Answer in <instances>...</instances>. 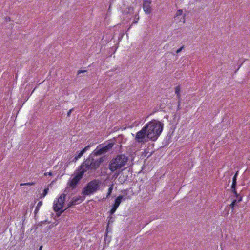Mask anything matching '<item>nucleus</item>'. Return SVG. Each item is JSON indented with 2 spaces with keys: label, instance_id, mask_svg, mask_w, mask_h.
I'll list each match as a JSON object with an SVG mask.
<instances>
[{
  "label": "nucleus",
  "instance_id": "nucleus-1",
  "mask_svg": "<svg viewBox=\"0 0 250 250\" xmlns=\"http://www.w3.org/2000/svg\"><path fill=\"white\" fill-rule=\"evenodd\" d=\"M164 124L159 121L153 120L145 125L147 132V137L152 141H155L160 135Z\"/></svg>",
  "mask_w": 250,
  "mask_h": 250
},
{
  "label": "nucleus",
  "instance_id": "nucleus-2",
  "mask_svg": "<svg viewBox=\"0 0 250 250\" xmlns=\"http://www.w3.org/2000/svg\"><path fill=\"white\" fill-rule=\"evenodd\" d=\"M103 159L100 158L98 159L93 158V153L90 154L86 160L81 165L80 170L84 171V173L87 170H96L100 164L103 162Z\"/></svg>",
  "mask_w": 250,
  "mask_h": 250
},
{
  "label": "nucleus",
  "instance_id": "nucleus-3",
  "mask_svg": "<svg viewBox=\"0 0 250 250\" xmlns=\"http://www.w3.org/2000/svg\"><path fill=\"white\" fill-rule=\"evenodd\" d=\"M128 161V158L125 155L121 154L112 159L109 164V169L112 172L124 167Z\"/></svg>",
  "mask_w": 250,
  "mask_h": 250
},
{
  "label": "nucleus",
  "instance_id": "nucleus-4",
  "mask_svg": "<svg viewBox=\"0 0 250 250\" xmlns=\"http://www.w3.org/2000/svg\"><path fill=\"white\" fill-rule=\"evenodd\" d=\"M101 182L98 179H95L89 182L83 190L84 195L88 196L95 193L99 190Z\"/></svg>",
  "mask_w": 250,
  "mask_h": 250
},
{
  "label": "nucleus",
  "instance_id": "nucleus-5",
  "mask_svg": "<svg viewBox=\"0 0 250 250\" xmlns=\"http://www.w3.org/2000/svg\"><path fill=\"white\" fill-rule=\"evenodd\" d=\"M65 197L66 195L65 194H62L58 198V200L54 202L53 209L55 212H57L58 216H60L61 214L64 211V210H62V209L64 203Z\"/></svg>",
  "mask_w": 250,
  "mask_h": 250
},
{
  "label": "nucleus",
  "instance_id": "nucleus-6",
  "mask_svg": "<svg viewBox=\"0 0 250 250\" xmlns=\"http://www.w3.org/2000/svg\"><path fill=\"white\" fill-rule=\"evenodd\" d=\"M114 143L112 142H109L107 145L103 146H99L93 152V156H99L104 154L109 151L114 146Z\"/></svg>",
  "mask_w": 250,
  "mask_h": 250
},
{
  "label": "nucleus",
  "instance_id": "nucleus-7",
  "mask_svg": "<svg viewBox=\"0 0 250 250\" xmlns=\"http://www.w3.org/2000/svg\"><path fill=\"white\" fill-rule=\"evenodd\" d=\"M147 131L145 126L143 127L142 129L136 133L135 136V140L138 143H142L144 141H146L147 137Z\"/></svg>",
  "mask_w": 250,
  "mask_h": 250
},
{
  "label": "nucleus",
  "instance_id": "nucleus-8",
  "mask_svg": "<svg viewBox=\"0 0 250 250\" xmlns=\"http://www.w3.org/2000/svg\"><path fill=\"white\" fill-rule=\"evenodd\" d=\"M84 173L83 171L80 170V171L77 173L69 183V187L72 188V189L75 188L76 187L78 182L82 178Z\"/></svg>",
  "mask_w": 250,
  "mask_h": 250
},
{
  "label": "nucleus",
  "instance_id": "nucleus-9",
  "mask_svg": "<svg viewBox=\"0 0 250 250\" xmlns=\"http://www.w3.org/2000/svg\"><path fill=\"white\" fill-rule=\"evenodd\" d=\"M123 199V196L122 195L119 196L115 200V203L112 206V208L110 211V214L112 215L115 213L116 209L121 204L122 199Z\"/></svg>",
  "mask_w": 250,
  "mask_h": 250
},
{
  "label": "nucleus",
  "instance_id": "nucleus-10",
  "mask_svg": "<svg viewBox=\"0 0 250 250\" xmlns=\"http://www.w3.org/2000/svg\"><path fill=\"white\" fill-rule=\"evenodd\" d=\"M151 1L149 0H146L144 2L143 8L146 14H149L151 12Z\"/></svg>",
  "mask_w": 250,
  "mask_h": 250
},
{
  "label": "nucleus",
  "instance_id": "nucleus-11",
  "mask_svg": "<svg viewBox=\"0 0 250 250\" xmlns=\"http://www.w3.org/2000/svg\"><path fill=\"white\" fill-rule=\"evenodd\" d=\"M89 147H90V146L89 145L86 146L83 149H82L80 151V152L79 153V154L77 156H76L74 157L73 161L75 162H76L78 159L81 158L83 155V154L89 148Z\"/></svg>",
  "mask_w": 250,
  "mask_h": 250
},
{
  "label": "nucleus",
  "instance_id": "nucleus-12",
  "mask_svg": "<svg viewBox=\"0 0 250 250\" xmlns=\"http://www.w3.org/2000/svg\"><path fill=\"white\" fill-rule=\"evenodd\" d=\"M180 91H181V87L180 86H177L175 87V93L176 94V97L178 99V108H179L180 105Z\"/></svg>",
  "mask_w": 250,
  "mask_h": 250
},
{
  "label": "nucleus",
  "instance_id": "nucleus-13",
  "mask_svg": "<svg viewBox=\"0 0 250 250\" xmlns=\"http://www.w3.org/2000/svg\"><path fill=\"white\" fill-rule=\"evenodd\" d=\"M81 201H82V200H81V197L74 198L73 199V200H72V201L69 203L68 207H70L73 205H75L77 203H78L79 202H81Z\"/></svg>",
  "mask_w": 250,
  "mask_h": 250
},
{
  "label": "nucleus",
  "instance_id": "nucleus-14",
  "mask_svg": "<svg viewBox=\"0 0 250 250\" xmlns=\"http://www.w3.org/2000/svg\"><path fill=\"white\" fill-rule=\"evenodd\" d=\"M241 200H242V197H240L238 199V200L235 199L232 201L231 204L230 205V207L232 208V211H233V210H234V206H235L236 203L237 202H240V201H241Z\"/></svg>",
  "mask_w": 250,
  "mask_h": 250
},
{
  "label": "nucleus",
  "instance_id": "nucleus-15",
  "mask_svg": "<svg viewBox=\"0 0 250 250\" xmlns=\"http://www.w3.org/2000/svg\"><path fill=\"white\" fill-rule=\"evenodd\" d=\"M42 201H39L38 203V204H37V205L36 207V208L34 210V212L35 215H36L38 213V212L40 209V208L41 206L42 205Z\"/></svg>",
  "mask_w": 250,
  "mask_h": 250
},
{
  "label": "nucleus",
  "instance_id": "nucleus-16",
  "mask_svg": "<svg viewBox=\"0 0 250 250\" xmlns=\"http://www.w3.org/2000/svg\"><path fill=\"white\" fill-rule=\"evenodd\" d=\"M113 187H114L113 184H112V185H111L110 187L108 188V192H107V194L106 198H105L106 199V198H108L110 196L111 194V193L112 192V190L113 189Z\"/></svg>",
  "mask_w": 250,
  "mask_h": 250
},
{
  "label": "nucleus",
  "instance_id": "nucleus-17",
  "mask_svg": "<svg viewBox=\"0 0 250 250\" xmlns=\"http://www.w3.org/2000/svg\"><path fill=\"white\" fill-rule=\"evenodd\" d=\"M238 171L235 173L234 176L233 177L232 179V187H236V180H237V176L238 174Z\"/></svg>",
  "mask_w": 250,
  "mask_h": 250
},
{
  "label": "nucleus",
  "instance_id": "nucleus-18",
  "mask_svg": "<svg viewBox=\"0 0 250 250\" xmlns=\"http://www.w3.org/2000/svg\"><path fill=\"white\" fill-rule=\"evenodd\" d=\"M48 190H49L48 188H45L43 193L40 195V198H44L48 193Z\"/></svg>",
  "mask_w": 250,
  "mask_h": 250
},
{
  "label": "nucleus",
  "instance_id": "nucleus-19",
  "mask_svg": "<svg viewBox=\"0 0 250 250\" xmlns=\"http://www.w3.org/2000/svg\"><path fill=\"white\" fill-rule=\"evenodd\" d=\"M35 183L34 182H28V183H21L20 186H32L35 185Z\"/></svg>",
  "mask_w": 250,
  "mask_h": 250
},
{
  "label": "nucleus",
  "instance_id": "nucleus-20",
  "mask_svg": "<svg viewBox=\"0 0 250 250\" xmlns=\"http://www.w3.org/2000/svg\"><path fill=\"white\" fill-rule=\"evenodd\" d=\"M139 19V17L138 15H135L134 17V18L133 19V21L132 24L137 23Z\"/></svg>",
  "mask_w": 250,
  "mask_h": 250
},
{
  "label": "nucleus",
  "instance_id": "nucleus-21",
  "mask_svg": "<svg viewBox=\"0 0 250 250\" xmlns=\"http://www.w3.org/2000/svg\"><path fill=\"white\" fill-rule=\"evenodd\" d=\"M231 190L232 192L235 194L236 197H238L239 196V195L238 194L236 190V187H233L231 186Z\"/></svg>",
  "mask_w": 250,
  "mask_h": 250
},
{
  "label": "nucleus",
  "instance_id": "nucleus-22",
  "mask_svg": "<svg viewBox=\"0 0 250 250\" xmlns=\"http://www.w3.org/2000/svg\"><path fill=\"white\" fill-rule=\"evenodd\" d=\"M183 13V11L181 9L178 10L176 13V16H181Z\"/></svg>",
  "mask_w": 250,
  "mask_h": 250
},
{
  "label": "nucleus",
  "instance_id": "nucleus-23",
  "mask_svg": "<svg viewBox=\"0 0 250 250\" xmlns=\"http://www.w3.org/2000/svg\"><path fill=\"white\" fill-rule=\"evenodd\" d=\"M184 46H182V47H181L180 48H179L178 50H177V51H176V53L177 54H178L179 53H180L182 50V49L184 48Z\"/></svg>",
  "mask_w": 250,
  "mask_h": 250
},
{
  "label": "nucleus",
  "instance_id": "nucleus-24",
  "mask_svg": "<svg viewBox=\"0 0 250 250\" xmlns=\"http://www.w3.org/2000/svg\"><path fill=\"white\" fill-rule=\"evenodd\" d=\"M73 110V108H72L71 109H70L68 112H67V116L69 117L71 114V112H72V111Z\"/></svg>",
  "mask_w": 250,
  "mask_h": 250
},
{
  "label": "nucleus",
  "instance_id": "nucleus-25",
  "mask_svg": "<svg viewBox=\"0 0 250 250\" xmlns=\"http://www.w3.org/2000/svg\"><path fill=\"white\" fill-rule=\"evenodd\" d=\"M44 175L45 176H47V175H49V176H51L52 175V173L51 172H45L44 173Z\"/></svg>",
  "mask_w": 250,
  "mask_h": 250
},
{
  "label": "nucleus",
  "instance_id": "nucleus-26",
  "mask_svg": "<svg viewBox=\"0 0 250 250\" xmlns=\"http://www.w3.org/2000/svg\"><path fill=\"white\" fill-rule=\"evenodd\" d=\"M112 217H110V219L108 220V224L113 222V220H112Z\"/></svg>",
  "mask_w": 250,
  "mask_h": 250
},
{
  "label": "nucleus",
  "instance_id": "nucleus-27",
  "mask_svg": "<svg viewBox=\"0 0 250 250\" xmlns=\"http://www.w3.org/2000/svg\"><path fill=\"white\" fill-rule=\"evenodd\" d=\"M86 72V71H85V70H79L78 71V74H80L81 73H84V72Z\"/></svg>",
  "mask_w": 250,
  "mask_h": 250
},
{
  "label": "nucleus",
  "instance_id": "nucleus-28",
  "mask_svg": "<svg viewBox=\"0 0 250 250\" xmlns=\"http://www.w3.org/2000/svg\"><path fill=\"white\" fill-rule=\"evenodd\" d=\"M6 21H10V18H6Z\"/></svg>",
  "mask_w": 250,
  "mask_h": 250
},
{
  "label": "nucleus",
  "instance_id": "nucleus-29",
  "mask_svg": "<svg viewBox=\"0 0 250 250\" xmlns=\"http://www.w3.org/2000/svg\"><path fill=\"white\" fill-rule=\"evenodd\" d=\"M42 246H41L39 249V250H42Z\"/></svg>",
  "mask_w": 250,
  "mask_h": 250
},
{
  "label": "nucleus",
  "instance_id": "nucleus-30",
  "mask_svg": "<svg viewBox=\"0 0 250 250\" xmlns=\"http://www.w3.org/2000/svg\"><path fill=\"white\" fill-rule=\"evenodd\" d=\"M185 15H184V16H183V19H184L183 22H185Z\"/></svg>",
  "mask_w": 250,
  "mask_h": 250
}]
</instances>
